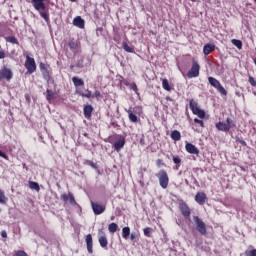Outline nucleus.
Listing matches in <instances>:
<instances>
[{
    "label": "nucleus",
    "instance_id": "864d4df0",
    "mask_svg": "<svg viewBox=\"0 0 256 256\" xmlns=\"http://www.w3.org/2000/svg\"><path fill=\"white\" fill-rule=\"evenodd\" d=\"M166 99H167L168 101H171V98H169V97H167Z\"/></svg>",
    "mask_w": 256,
    "mask_h": 256
},
{
    "label": "nucleus",
    "instance_id": "79ce46f5",
    "mask_svg": "<svg viewBox=\"0 0 256 256\" xmlns=\"http://www.w3.org/2000/svg\"><path fill=\"white\" fill-rule=\"evenodd\" d=\"M82 97H86L87 99H91L92 95H91V91L86 90L85 94H82Z\"/></svg>",
    "mask_w": 256,
    "mask_h": 256
},
{
    "label": "nucleus",
    "instance_id": "c03bdc74",
    "mask_svg": "<svg viewBox=\"0 0 256 256\" xmlns=\"http://www.w3.org/2000/svg\"><path fill=\"white\" fill-rule=\"evenodd\" d=\"M92 97H101V92H99V90H96Z\"/></svg>",
    "mask_w": 256,
    "mask_h": 256
},
{
    "label": "nucleus",
    "instance_id": "c9c22d12",
    "mask_svg": "<svg viewBox=\"0 0 256 256\" xmlns=\"http://www.w3.org/2000/svg\"><path fill=\"white\" fill-rule=\"evenodd\" d=\"M246 256H256V249L253 250H246L245 251Z\"/></svg>",
    "mask_w": 256,
    "mask_h": 256
},
{
    "label": "nucleus",
    "instance_id": "412c9836",
    "mask_svg": "<svg viewBox=\"0 0 256 256\" xmlns=\"http://www.w3.org/2000/svg\"><path fill=\"white\" fill-rule=\"evenodd\" d=\"M211 51H215V44H206L203 47V53L204 55H209Z\"/></svg>",
    "mask_w": 256,
    "mask_h": 256
},
{
    "label": "nucleus",
    "instance_id": "f257e3e1",
    "mask_svg": "<svg viewBox=\"0 0 256 256\" xmlns=\"http://www.w3.org/2000/svg\"><path fill=\"white\" fill-rule=\"evenodd\" d=\"M31 3L42 19L49 23V10L45 6V0H31Z\"/></svg>",
    "mask_w": 256,
    "mask_h": 256
},
{
    "label": "nucleus",
    "instance_id": "0eeeda50",
    "mask_svg": "<svg viewBox=\"0 0 256 256\" xmlns=\"http://www.w3.org/2000/svg\"><path fill=\"white\" fill-rule=\"evenodd\" d=\"M25 67L30 74L37 71V64L35 63V58H31L29 54H26Z\"/></svg>",
    "mask_w": 256,
    "mask_h": 256
},
{
    "label": "nucleus",
    "instance_id": "5fc2aeb1",
    "mask_svg": "<svg viewBox=\"0 0 256 256\" xmlns=\"http://www.w3.org/2000/svg\"><path fill=\"white\" fill-rule=\"evenodd\" d=\"M113 219H115V217L112 216V217H111V221H113Z\"/></svg>",
    "mask_w": 256,
    "mask_h": 256
},
{
    "label": "nucleus",
    "instance_id": "4be33fe9",
    "mask_svg": "<svg viewBox=\"0 0 256 256\" xmlns=\"http://www.w3.org/2000/svg\"><path fill=\"white\" fill-rule=\"evenodd\" d=\"M170 137L173 141H181V132L178 130H173L170 134Z\"/></svg>",
    "mask_w": 256,
    "mask_h": 256
},
{
    "label": "nucleus",
    "instance_id": "603ef678",
    "mask_svg": "<svg viewBox=\"0 0 256 256\" xmlns=\"http://www.w3.org/2000/svg\"><path fill=\"white\" fill-rule=\"evenodd\" d=\"M72 3H75V2H77V0H70Z\"/></svg>",
    "mask_w": 256,
    "mask_h": 256
},
{
    "label": "nucleus",
    "instance_id": "e433bc0d",
    "mask_svg": "<svg viewBox=\"0 0 256 256\" xmlns=\"http://www.w3.org/2000/svg\"><path fill=\"white\" fill-rule=\"evenodd\" d=\"M173 163H175V165H181V158L179 156H173Z\"/></svg>",
    "mask_w": 256,
    "mask_h": 256
},
{
    "label": "nucleus",
    "instance_id": "7ed1b4c3",
    "mask_svg": "<svg viewBox=\"0 0 256 256\" xmlns=\"http://www.w3.org/2000/svg\"><path fill=\"white\" fill-rule=\"evenodd\" d=\"M39 67L43 75V79H45V81H47L48 83H51V81H53V78L51 77L53 73V71L51 70V66H49V64L40 63Z\"/></svg>",
    "mask_w": 256,
    "mask_h": 256
},
{
    "label": "nucleus",
    "instance_id": "72a5a7b5",
    "mask_svg": "<svg viewBox=\"0 0 256 256\" xmlns=\"http://www.w3.org/2000/svg\"><path fill=\"white\" fill-rule=\"evenodd\" d=\"M46 93H47V94H46V99H47L48 101H53V99H55V93H53V91L47 90Z\"/></svg>",
    "mask_w": 256,
    "mask_h": 256
},
{
    "label": "nucleus",
    "instance_id": "5701e85b",
    "mask_svg": "<svg viewBox=\"0 0 256 256\" xmlns=\"http://www.w3.org/2000/svg\"><path fill=\"white\" fill-rule=\"evenodd\" d=\"M72 82L74 83V85L76 87H83V85H85V82L83 81V79L77 77V76H74L72 78Z\"/></svg>",
    "mask_w": 256,
    "mask_h": 256
},
{
    "label": "nucleus",
    "instance_id": "de8ad7c7",
    "mask_svg": "<svg viewBox=\"0 0 256 256\" xmlns=\"http://www.w3.org/2000/svg\"><path fill=\"white\" fill-rule=\"evenodd\" d=\"M0 157L7 159V154L0 150Z\"/></svg>",
    "mask_w": 256,
    "mask_h": 256
},
{
    "label": "nucleus",
    "instance_id": "2eb2a0df",
    "mask_svg": "<svg viewBox=\"0 0 256 256\" xmlns=\"http://www.w3.org/2000/svg\"><path fill=\"white\" fill-rule=\"evenodd\" d=\"M185 149L187 153H190L191 155H199V148L191 143H187Z\"/></svg>",
    "mask_w": 256,
    "mask_h": 256
},
{
    "label": "nucleus",
    "instance_id": "a19ab883",
    "mask_svg": "<svg viewBox=\"0 0 256 256\" xmlns=\"http://www.w3.org/2000/svg\"><path fill=\"white\" fill-rule=\"evenodd\" d=\"M14 256H27V253L23 250L17 251Z\"/></svg>",
    "mask_w": 256,
    "mask_h": 256
},
{
    "label": "nucleus",
    "instance_id": "cd10ccee",
    "mask_svg": "<svg viewBox=\"0 0 256 256\" xmlns=\"http://www.w3.org/2000/svg\"><path fill=\"white\" fill-rule=\"evenodd\" d=\"M68 45H69L71 51H77V49H79V42H77V41L72 40L68 43Z\"/></svg>",
    "mask_w": 256,
    "mask_h": 256
},
{
    "label": "nucleus",
    "instance_id": "4468645a",
    "mask_svg": "<svg viewBox=\"0 0 256 256\" xmlns=\"http://www.w3.org/2000/svg\"><path fill=\"white\" fill-rule=\"evenodd\" d=\"M180 211L183 217H185L186 219H189V217H191V209L189 208V206H187V204H180Z\"/></svg>",
    "mask_w": 256,
    "mask_h": 256
},
{
    "label": "nucleus",
    "instance_id": "f3484780",
    "mask_svg": "<svg viewBox=\"0 0 256 256\" xmlns=\"http://www.w3.org/2000/svg\"><path fill=\"white\" fill-rule=\"evenodd\" d=\"M86 245L88 253L93 254V236L91 234L86 236Z\"/></svg>",
    "mask_w": 256,
    "mask_h": 256
},
{
    "label": "nucleus",
    "instance_id": "6ab92c4d",
    "mask_svg": "<svg viewBox=\"0 0 256 256\" xmlns=\"http://www.w3.org/2000/svg\"><path fill=\"white\" fill-rule=\"evenodd\" d=\"M206 199H207V195H205V193L198 192L195 196V201L199 205H203L205 203Z\"/></svg>",
    "mask_w": 256,
    "mask_h": 256
},
{
    "label": "nucleus",
    "instance_id": "b1692460",
    "mask_svg": "<svg viewBox=\"0 0 256 256\" xmlns=\"http://www.w3.org/2000/svg\"><path fill=\"white\" fill-rule=\"evenodd\" d=\"M127 112L131 123H137V121H139V118L137 117V115H135V113H133V110L129 109Z\"/></svg>",
    "mask_w": 256,
    "mask_h": 256
},
{
    "label": "nucleus",
    "instance_id": "f8f14e48",
    "mask_svg": "<svg viewBox=\"0 0 256 256\" xmlns=\"http://www.w3.org/2000/svg\"><path fill=\"white\" fill-rule=\"evenodd\" d=\"M61 200L64 201V203H70L73 207L77 205V201H75V196L71 192L68 194H62L61 195Z\"/></svg>",
    "mask_w": 256,
    "mask_h": 256
},
{
    "label": "nucleus",
    "instance_id": "58836bf2",
    "mask_svg": "<svg viewBox=\"0 0 256 256\" xmlns=\"http://www.w3.org/2000/svg\"><path fill=\"white\" fill-rule=\"evenodd\" d=\"M248 82L250 83V85H252V87H256L255 78H253L252 76L248 78Z\"/></svg>",
    "mask_w": 256,
    "mask_h": 256
},
{
    "label": "nucleus",
    "instance_id": "bb28decb",
    "mask_svg": "<svg viewBox=\"0 0 256 256\" xmlns=\"http://www.w3.org/2000/svg\"><path fill=\"white\" fill-rule=\"evenodd\" d=\"M129 235H131V228L129 227H124L122 229V237L123 239H128L129 238Z\"/></svg>",
    "mask_w": 256,
    "mask_h": 256
},
{
    "label": "nucleus",
    "instance_id": "37998d69",
    "mask_svg": "<svg viewBox=\"0 0 256 256\" xmlns=\"http://www.w3.org/2000/svg\"><path fill=\"white\" fill-rule=\"evenodd\" d=\"M194 123H197L198 125H200V127H204L203 120H199L198 118H195Z\"/></svg>",
    "mask_w": 256,
    "mask_h": 256
},
{
    "label": "nucleus",
    "instance_id": "9d476101",
    "mask_svg": "<svg viewBox=\"0 0 256 256\" xmlns=\"http://www.w3.org/2000/svg\"><path fill=\"white\" fill-rule=\"evenodd\" d=\"M91 207L94 215H101L105 213V209H107L105 204H99L97 202H91Z\"/></svg>",
    "mask_w": 256,
    "mask_h": 256
},
{
    "label": "nucleus",
    "instance_id": "393cba45",
    "mask_svg": "<svg viewBox=\"0 0 256 256\" xmlns=\"http://www.w3.org/2000/svg\"><path fill=\"white\" fill-rule=\"evenodd\" d=\"M5 41L7 43H12V45H19V40L15 36H6Z\"/></svg>",
    "mask_w": 256,
    "mask_h": 256
},
{
    "label": "nucleus",
    "instance_id": "49530a36",
    "mask_svg": "<svg viewBox=\"0 0 256 256\" xmlns=\"http://www.w3.org/2000/svg\"><path fill=\"white\" fill-rule=\"evenodd\" d=\"M1 237H3V239H7V231L3 230L1 232Z\"/></svg>",
    "mask_w": 256,
    "mask_h": 256
},
{
    "label": "nucleus",
    "instance_id": "f03ea898",
    "mask_svg": "<svg viewBox=\"0 0 256 256\" xmlns=\"http://www.w3.org/2000/svg\"><path fill=\"white\" fill-rule=\"evenodd\" d=\"M235 121H233L231 118H227L226 122H218L216 123V129L218 131H222L223 133H229L231 129L235 128Z\"/></svg>",
    "mask_w": 256,
    "mask_h": 256
},
{
    "label": "nucleus",
    "instance_id": "c756f323",
    "mask_svg": "<svg viewBox=\"0 0 256 256\" xmlns=\"http://www.w3.org/2000/svg\"><path fill=\"white\" fill-rule=\"evenodd\" d=\"M231 43H232V45L237 47V49H243V42H241V40L232 39Z\"/></svg>",
    "mask_w": 256,
    "mask_h": 256
},
{
    "label": "nucleus",
    "instance_id": "1a4fd4ad",
    "mask_svg": "<svg viewBox=\"0 0 256 256\" xmlns=\"http://www.w3.org/2000/svg\"><path fill=\"white\" fill-rule=\"evenodd\" d=\"M200 69H201V66H199V63H197V61L193 60V65H192L190 71L187 73V78L193 79V77H199Z\"/></svg>",
    "mask_w": 256,
    "mask_h": 256
},
{
    "label": "nucleus",
    "instance_id": "a878e982",
    "mask_svg": "<svg viewBox=\"0 0 256 256\" xmlns=\"http://www.w3.org/2000/svg\"><path fill=\"white\" fill-rule=\"evenodd\" d=\"M122 47H123L124 51H126V53H135V48L127 45V42H123Z\"/></svg>",
    "mask_w": 256,
    "mask_h": 256
},
{
    "label": "nucleus",
    "instance_id": "4d7b16f0",
    "mask_svg": "<svg viewBox=\"0 0 256 256\" xmlns=\"http://www.w3.org/2000/svg\"><path fill=\"white\" fill-rule=\"evenodd\" d=\"M255 1V3H256V0H254Z\"/></svg>",
    "mask_w": 256,
    "mask_h": 256
},
{
    "label": "nucleus",
    "instance_id": "423d86ee",
    "mask_svg": "<svg viewBox=\"0 0 256 256\" xmlns=\"http://www.w3.org/2000/svg\"><path fill=\"white\" fill-rule=\"evenodd\" d=\"M208 82L212 87H214V89H217L219 93H221L224 96L227 95V90H225V88L223 87V85H221V82H219V80L210 76L208 77Z\"/></svg>",
    "mask_w": 256,
    "mask_h": 256
},
{
    "label": "nucleus",
    "instance_id": "6e6552de",
    "mask_svg": "<svg viewBox=\"0 0 256 256\" xmlns=\"http://www.w3.org/2000/svg\"><path fill=\"white\" fill-rule=\"evenodd\" d=\"M190 109L194 115H197L200 119H205V111L199 109V105L194 100H190Z\"/></svg>",
    "mask_w": 256,
    "mask_h": 256
},
{
    "label": "nucleus",
    "instance_id": "9b49d317",
    "mask_svg": "<svg viewBox=\"0 0 256 256\" xmlns=\"http://www.w3.org/2000/svg\"><path fill=\"white\" fill-rule=\"evenodd\" d=\"M1 79H6V81H11L13 79V71L11 69L7 68V66H4L0 70V81Z\"/></svg>",
    "mask_w": 256,
    "mask_h": 256
},
{
    "label": "nucleus",
    "instance_id": "8fccbe9b",
    "mask_svg": "<svg viewBox=\"0 0 256 256\" xmlns=\"http://www.w3.org/2000/svg\"><path fill=\"white\" fill-rule=\"evenodd\" d=\"M163 163V160L162 159H158L157 160V165H161Z\"/></svg>",
    "mask_w": 256,
    "mask_h": 256
},
{
    "label": "nucleus",
    "instance_id": "dca6fc26",
    "mask_svg": "<svg viewBox=\"0 0 256 256\" xmlns=\"http://www.w3.org/2000/svg\"><path fill=\"white\" fill-rule=\"evenodd\" d=\"M115 151L119 152L123 147H125V138L121 137L120 139L116 140L113 144Z\"/></svg>",
    "mask_w": 256,
    "mask_h": 256
},
{
    "label": "nucleus",
    "instance_id": "20e7f679",
    "mask_svg": "<svg viewBox=\"0 0 256 256\" xmlns=\"http://www.w3.org/2000/svg\"><path fill=\"white\" fill-rule=\"evenodd\" d=\"M157 177L159 179L160 187H162V189H167V187H169V175L167 174V171L160 170Z\"/></svg>",
    "mask_w": 256,
    "mask_h": 256
},
{
    "label": "nucleus",
    "instance_id": "7c9ffc66",
    "mask_svg": "<svg viewBox=\"0 0 256 256\" xmlns=\"http://www.w3.org/2000/svg\"><path fill=\"white\" fill-rule=\"evenodd\" d=\"M162 87L165 89V91H171V86L169 85V80L166 78L162 79Z\"/></svg>",
    "mask_w": 256,
    "mask_h": 256
},
{
    "label": "nucleus",
    "instance_id": "a211bd4d",
    "mask_svg": "<svg viewBox=\"0 0 256 256\" xmlns=\"http://www.w3.org/2000/svg\"><path fill=\"white\" fill-rule=\"evenodd\" d=\"M73 25H75V27H79V29H84L85 28V20H83V18H81V16H78V17L74 18Z\"/></svg>",
    "mask_w": 256,
    "mask_h": 256
},
{
    "label": "nucleus",
    "instance_id": "c85d7f7f",
    "mask_svg": "<svg viewBox=\"0 0 256 256\" xmlns=\"http://www.w3.org/2000/svg\"><path fill=\"white\" fill-rule=\"evenodd\" d=\"M118 229H119V226L115 222L109 224V226H108V230L110 233H117Z\"/></svg>",
    "mask_w": 256,
    "mask_h": 256
},
{
    "label": "nucleus",
    "instance_id": "f704fd0d",
    "mask_svg": "<svg viewBox=\"0 0 256 256\" xmlns=\"http://www.w3.org/2000/svg\"><path fill=\"white\" fill-rule=\"evenodd\" d=\"M84 165H89L93 169H97V165L91 160H84Z\"/></svg>",
    "mask_w": 256,
    "mask_h": 256
},
{
    "label": "nucleus",
    "instance_id": "ddd939ff",
    "mask_svg": "<svg viewBox=\"0 0 256 256\" xmlns=\"http://www.w3.org/2000/svg\"><path fill=\"white\" fill-rule=\"evenodd\" d=\"M99 238H98V241L100 243V246L103 248V249H107V245H109V241L107 240V236H105V233L103 231H100L99 232Z\"/></svg>",
    "mask_w": 256,
    "mask_h": 256
},
{
    "label": "nucleus",
    "instance_id": "39448f33",
    "mask_svg": "<svg viewBox=\"0 0 256 256\" xmlns=\"http://www.w3.org/2000/svg\"><path fill=\"white\" fill-rule=\"evenodd\" d=\"M194 223L196 225L197 231H199L200 235H207V225L199 216H193Z\"/></svg>",
    "mask_w": 256,
    "mask_h": 256
},
{
    "label": "nucleus",
    "instance_id": "2f4dec72",
    "mask_svg": "<svg viewBox=\"0 0 256 256\" xmlns=\"http://www.w3.org/2000/svg\"><path fill=\"white\" fill-rule=\"evenodd\" d=\"M29 188L33 189L34 191H40L39 183L30 181L29 182Z\"/></svg>",
    "mask_w": 256,
    "mask_h": 256
},
{
    "label": "nucleus",
    "instance_id": "4c0bfd02",
    "mask_svg": "<svg viewBox=\"0 0 256 256\" xmlns=\"http://www.w3.org/2000/svg\"><path fill=\"white\" fill-rule=\"evenodd\" d=\"M152 231H153V229H151L150 227H146V228H144V235L146 237H149V235L151 234Z\"/></svg>",
    "mask_w": 256,
    "mask_h": 256
},
{
    "label": "nucleus",
    "instance_id": "09e8293b",
    "mask_svg": "<svg viewBox=\"0 0 256 256\" xmlns=\"http://www.w3.org/2000/svg\"><path fill=\"white\" fill-rule=\"evenodd\" d=\"M0 59H5V52L0 50Z\"/></svg>",
    "mask_w": 256,
    "mask_h": 256
},
{
    "label": "nucleus",
    "instance_id": "aec40b11",
    "mask_svg": "<svg viewBox=\"0 0 256 256\" xmlns=\"http://www.w3.org/2000/svg\"><path fill=\"white\" fill-rule=\"evenodd\" d=\"M83 113H84V116L86 117V119H90L91 114L93 113V106L86 105L84 107Z\"/></svg>",
    "mask_w": 256,
    "mask_h": 256
},
{
    "label": "nucleus",
    "instance_id": "ea45409f",
    "mask_svg": "<svg viewBox=\"0 0 256 256\" xmlns=\"http://www.w3.org/2000/svg\"><path fill=\"white\" fill-rule=\"evenodd\" d=\"M237 143H240V145H243V147H247V142L245 140L240 139L239 137H236Z\"/></svg>",
    "mask_w": 256,
    "mask_h": 256
},
{
    "label": "nucleus",
    "instance_id": "6e6d98bb",
    "mask_svg": "<svg viewBox=\"0 0 256 256\" xmlns=\"http://www.w3.org/2000/svg\"><path fill=\"white\" fill-rule=\"evenodd\" d=\"M191 1H197V0H191Z\"/></svg>",
    "mask_w": 256,
    "mask_h": 256
},
{
    "label": "nucleus",
    "instance_id": "473e14b6",
    "mask_svg": "<svg viewBox=\"0 0 256 256\" xmlns=\"http://www.w3.org/2000/svg\"><path fill=\"white\" fill-rule=\"evenodd\" d=\"M8 199L5 197V192L0 189V203L2 205H5L7 203Z\"/></svg>",
    "mask_w": 256,
    "mask_h": 256
},
{
    "label": "nucleus",
    "instance_id": "a18cd8bd",
    "mask_svg": "<svg viewBox=\"0 0 256 256\" xmlns=\"http://www.w3.org/2000/svg\"><path fill=\"white\" fill-rule=\"evenodd\" d=\"M130 239H131V241H135V239H137V233H132L130 235Z\"/></svg>",
    "mask_w": 256,
    "mask_h": 256
},
{
    "label": "nucleus",
    "instance_id": "3c124183",
    "mask_svg": "<svg viewBox=\"0 0 256 256\" xmlns=\"http://www.w3.org/2000/svg\"><path fill=\"white\" fill-rule=\"evenodd\" d=\"M185 183H186V185H189V181L188 180H185Z\"/></svg>",
    "mask_w": 256,
    "mask_h": 256
}]
</instances>
